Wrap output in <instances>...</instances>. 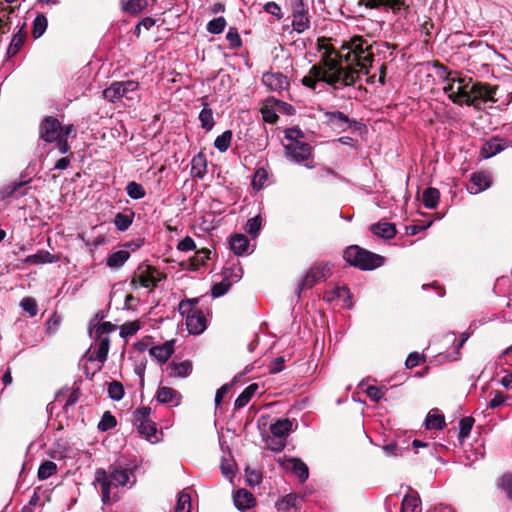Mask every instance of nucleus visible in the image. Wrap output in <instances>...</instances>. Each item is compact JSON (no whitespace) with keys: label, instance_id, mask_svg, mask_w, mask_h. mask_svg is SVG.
I'll use <instances>...</instances> for the list:
<instances>
[{"label":"nucleus","instance_id":"nucleus-17","mask_svg":"<svg viewBox=\"0 0 512 512\" xmlns=\"http://www.w3.org/2000/svg\"><path fill=\"white\" fill-rule=\"evenodd\" d=\"M181 399V394L171 387L160 386L157 389L156 400L160 404L172 405L174 407H177L178 405H180Z\"/></svg>","mask_w":512,"mask_h":512},{"label":"nucleus","instance_id":"nucleus-53","mask_svg":"<svg viewBox=\"0 0 512 512\" xmlns=\"http://www.w3.org/2000/svg\"><path fill=\"white\" fill-rule=\"evenodd\" d=\"M21 308L27 312L31 317H34L38 313V305L34 298L25 297L20 302Z\"/></svg>","mask_w":512,"mask_h":512},{"label":"nucleus","instance_id":"nucleus-34","mask_svg":"<svg viewBox=\"0 0 512 512\" xmlns=\"http://www.w3.org/2000/svg\"><path fill=\"white\" fill-rule=\"evenodd\" d=\"M273 97L266 99L263 102L262 107L260 108V112L262 113L263 120L267 123H275L278 119L279 112L275 109L272 104Z\"/></svg>","mask_w":512,"mask_h":512},{"label":"nucleus","instance_id":"nucleus-54","mask_svg":"<svg viewBox=\"0 0 512 512\" xmlns=\"http://www.w3.org/2000/svg\"><path fill=\"white\" fill-rule=\"evenodd\" d=\"M140 325L137 321L126 322L120 327L119 335L122 338L131 337L138 332Z\"/></svg>","mask_w":512,"mask_h":512},{"label":"nucleus","instance_id":"nucleus-39","mask_svg":"<svg viewBox=\"0 0 512 512\" xmlns=\"http://www.w3.org/2000/svg\"><path fill=\"white\" fill-rule=\"evenodd\" d=\"M138 432L143 435L149 442L154 443L156 441V424L154 422H143L137 426Z\"/></svg>","mask_w":512,"mask_h":512},{"label":"nucleus","instance_id":"nucleus-7","mask_svg":"<svg viewBox=\"0 0 512 512\" xmlns=\"http://www.w3.org/2000/svg\"><path fill=\"white\" fill-rule=\"evenodd\" d=\"M347 263L362 270H373L383 265L384 257L362 249L357 245L348 247L343 254Z\"/></svg>","mask_w":512,"mask_h":512},{"label":"nucleus","instance_id":"nucleus-4","mask_svg":"<svg viewBox=\"0 0 512 512\" xmlns=\"http://www.w3.org/2000/svg\"><path fill=\"white\" fill-rule=\"evenodd\" d=\"M301 83L312 91H316L321 83H326L333 89H340L355 84L352 76L332 74L319 65H313L308 75L302 78Z\"/></svg>","mask_w":512,"mask_h":512},{"label":"nucleus","instance_id":"nucleus-23","mask_svg":"<svg viewBox=\"0 0 512 512\" xmlns=\"http://www.w3.org/2000/svg\"><path fill=\"white\" fill-rule=\"evenodd\" d=\"M135 218V212L132 209H126L125 212L116 213L113 224L120 232H125L132 225Z\"/></svg>","mask_w":512,"mask_h":512},{"label":"nucleus","instance_id":"nucleus-55","mask_svg":"<svg viewBox=\"0 0 512 512\" xmlns=\"http://www.w3.org/2000/svg\"><path fill=\"white\" fill-rule=\"evenodd\" d=\"M230 287L231 283L223 278L221 282L216 283L212 286L211 295L213 298L222 297L229 291Z\"/></svg>","mask_w":512,"mask_h":512},{"label":"nucleus","instance_id":"nucleus-33","mask_svg":"<svg viewBox=\"0 0 512 512\" xmlns=\"http://www.w3.org/2000/svg\"><path fill=\"white\" fill-rule=\"evenodd\" d=\"M120 2L122 9L131 15L139 14L148 6L147 0H120Z\"/></svg>","mask_w":512,"mask_h":512},{"label":"nucleus","instance_id":"nucleus-61","mask_svg":"<svg viewBox=\"0 0 512 512\" xmlns=\"http://www.w3.org/2000/svg\"><path fill=\"white\" fill-rule=\"evenodd\" d=\"M263 9L266 13L271 14L277 20H280L283 17L281 7L276 2H267L264 4Z\"/></svg>","mask_w":512,"mask_h":512},{"label":"nucleus","instance_id":"nucleus-57","mask_svg":"<svg viewBox=\"0 0 512 512\" xmlns=\"http://www.w3.org/2000/svg\"><path fill=\"white\" fill-rule=\"evenodd\" d=\"M474 419L472 417H465L459 422V438L464 439L469 436Z\"/></svg>","mask_w":512,"mask_h":512},{"label":"nucleus","instance_id":"nucleus-58","mask_svg":"<svg viewBox=\"0 0 512 512\" xmlns=\"http://www.w3.org/2000/svg\"><path fill=\"white\" fill-rule=\"evenodd\" d=\"M263 440L265 441L267 447L273 451H281L285 447V440L272 437V435H263Z\"/></svg>","mask_w":512,"mask_h":512},{"label":"nucleus","instance_id":"nucleus-15","mask_svg":"<svg viewBox=\"0 0 512 512\" xmlns=\"http://www.w3.org/2000/svg\"><path fill=\"white\" fill-rule=\"evenodd\" d=\"M491 176L486 172L473 173L470 177L469 184L467 185V191L470 194L476 195L482 191H485L491 186Z\"/></svg>","mask_w":512,"mask_h":512},{"label":"nucleus","instance_id":"nucleus-11","mask_svg":"<svg viewBox=\"0 0 512 512\" xmlns=\"http://www.w3.org/2000/svg\"><path fill=\"white\" fill-rule=\"evenodd\" d=\"M262 83L269 90L282 92L290 86L289 79L281 72H267L262 75Z\"/></svg>","mask_w":512,"mask_h":512},{"label":"nucleus","instance_id":"nucleus-14","mask_svg":"<svg viewBox=\"0 0 512 512\" xmlns=\"http://www.w3.org/2000/svg\"><path fill=\"white\" fill-rule=\"evenodd\" d=\"M510 146L512 143L509 140L492 137L482 145L481 156L485 159L491 158Z\"/></svg>","mask_w":512,"mask_h":512},{"label":"nucleus","instance_id":"nucleus-19","mask_svg":"<svg viewBox=\"0 0 512 512\" xmlns=\"http://www.w3.org/2000/svg\"><path fill=\"white\" fill-rule=\"evenodd\" d=\"M130 285L136 289L138 286L143 288H154L157 282L154 277V271L151 270L150 266H146L145 271H141L136 277L131 279Z\"/></svg>","mask_w":512,"mask_h":512},{"label":"nucleus","instance_id":"nucleus-43","mask_svg":"<svg viewBox=\"0 0 512 512\" xmlns=\"http://www.w3.org/2000/svg\"><path fill=\"white\" fill-rule=\"evenodd\" d=\"M326 117L330 124L341 129H344L349 124L348 116L340 111L327 112Z\"/></svg>","mask_w":512,"mask_h":512},{"label":"nucleus","instance_id":"nucleus-21","mask_svg":"<svg viewBox=\"0 0 512 512\" xmlns=\"http://www.w3.org/2000/svg\"><path fill=\"white\" fill-rule=\"evenodd\" d=\"M166 370L170 377L186 378L192 372V363L189 360L179 363L172 361L168 364Z\"/></svg>","mask_w":512,"mask_h":512},{"label":"nucleus","instance_id":"nucleus-3","mask_svg":"<svg viewBox=\"0 0 512 512\" xmlns=\"http://www.w3.org/2000/svg\"><path fill=\"white\" fill-rule=\"evenodd\" d=\"M342 48L348 50L345 55H342L345 61L356 64L360 72L364 74L369 73V67L372 65L374 55L368 40L362 36H354Z\"/></svg>","mask_w":512,"mask_h":512},{"label":"nucleus","instance_id":"nucleus-42","mask_svg":"<svg viewBox=\"0 0 512 512\" xmlns=\"http://www.w3.org/2000/svg\"><path fill=\"white\" fill-rule=\"evenodd\" d=\"M125 190L127 195L133 200H140L146 196L144 187L136 181L128 182Z\"/></svg>","mask_w":512,"mask_h":512},{"label":"nucleus","instance_id":"nucleus-32","mask_svg":"<svg viewBox=\"0 0 512 512\" xmlns=\"http://www.w3.org/2000/svg\"><path fill=\"white\" fill-rule=\"evenodd\" d=\"M220 470L223 477L228 479L230 483H233V478L236 474V463L230 454L229 457H226L225 455L222 456Z\"/></svg>","mask_w":512,"mask_h":512},{"label":"nucleus","instance_id":"nucleus-50","mask_svg":"<svg viewBox=\"0 0 512 512\" xmlns=\"http://www.w3.org/2000/svg\"><path fill=\"white\" fill-rule=\"evenodd\" d=\"M226 26V20L224 17H217L210 20L207 23V31L211 34H220L223 32Z\"/></svg>","mask_w":512,"mask_h":512},{"label":"nucleus","instance_id":"nucleus-16","mask_svg":"<svg viewBox=\"0 0 512 512\" xmlns=\"http://www.w3.org/2000/svg\"><path fill=\"white\" fill-rule=\"evenodd\" d=\"M229 249L236 256L248 255L250 252V242L246 235L235 233L228 238Z\"/></svg>","mask_w":512,"mask_h":512},{"label":"nucleus","instance_id":"nucleus-12","mask_svg":"<svg viewBox=\"0 0 512 512\" xmlns=\"http://www.w3.org/2000/svg\"><path fill=\"white\" fill-rule=\"evenodd\" d=\"M280 465L291 471L300 482H305L309 477V470L307 465L299 458H284L279 460Z\"/></svg>","mask_w":512,"mask_h":512},{"label":"nucleus","instance_id":"nucleus-47","mask_svg":"<svg viewBox=\"0 0 512 512\" xmlns=\"http://www.w3.org/2000/svg\"><path fill=\"white\" fill-rule=\"evenodd\" d=\"M256 392V383L250 384L235 400V408H242L247 405Z\"/></svg>","mask_w":512,"mask_h":512},{"label":"nucleus","instance_id":"nucleus-51","mask_svg":"<svg viewBox=\"0 0 512 512\" xmlns=\"http://www.w3.org/2000/svg\"><path fill=\"white\" fill-rule=\"evenodd\" d=\"M199 303V298L184 299L179 302L178 311L180 314L191 313L192 311L200 310L196 307Z\"/></svg>","mask_w":512,"mask_h":512},{"label":"nucleus","instance_id":"nucleus-13","mask_svg":"<svg viewBox=\"0 0 512 512\" xmlns=\"http://www.w3.org/2000/svg\"><path fill=\"white\" fill-rule=\"evenodd\" d=\"M233 503L237 510L240 512H246L256 505V499L254 495L245 488H239L233 491L232 494Z\"/></svg>","mask_w":512,"mask_h":512},{"label":"nucleus","instance_id":"nucleus-9","mask_svg":"<svg viewBox=\"0 0 512 512\" xmlns=\"http://www.w3.org/2000/svg\"><path fill=\"white\" fill-rule=\"evenodd\" d=\"M61 136V123L53 116H46L39 124V137L46 143H54Z\"/></svg>","mask_w":512,"mask_h":512},{"label":"nucleus","instance_id":"nucleus-49","mask_svg":"<svg viewBox=\"0 0 512 512\" xmlns=\"http://www.w3.org/2000/svg\"><path fill=\"white\" fill-rule=\"evenodd\" d=\"M191 510V497L188 493L180 492L178 494L175 511L174 512H190Z\"/></svg>","mask_w":512,"mask_h":512},{"label":"nucleus","instance_id":"nucleus-1","mask_svg":"<svg viewBox=\"0 0 512 512\" xmlns=\"http://www.w3.org/2000/svg\"><path fill=\"white\" fill-rule=\"evenodd\" d=\"M444 92L449 99L459 105L482 109L487 102L496 103L499 86L483 82H472L471 78L461 77L458 72H448L444 78Z\"/></svg>","mask_w":512,"mask_h":512},{"label":"nucleus","instance_id":"nucleus-36","mask_svg":"<svg viewBox=\"0 0 512 512\" xmlns=\"http://www.w3.org/2000/svg\"><path fill=\"white\" fill-rule=\"evenodd\" d=\"M103 96L106 100L113 103L125 98L122 85H120L119 81L111 83V85L103 91Z\"/></svg>","mask_w":512,"mask_h":512},{"label":"nucleus","instance_id":"nucleus-40","mask_svg":"<svg viewBox=\"0 0 512 512\" xmlns=\"http://www.w3.org/2000/svg\"><path fill=\"white\" fill-rule=\"evenodd\" d=\"M232 137V131L225 130L214 140V147L221 153L226 152L231 146Z\"/></svg>","mask_w":512,"mask_h":512},{"label":"nucleus","instance_id":"nucleus-45","mask_svg":"<svg viewBox=\"0 0 512 512\" xmlns=\"http://www.w3.org/2000/svg\"><path fill=\"white\" fill-rule=\"evenodd\" d=\"M107 393L111 400L118 402L124 397V387L120 382L113 380L107 384Z\"/></svg>","mask_w":512,"mask_h":512},{"label":"nucleus","instance_id":"nucleus-30","mask_svg":"<svg viewBox=\"0 0 512 512\" xmlns=\"http://www.w3.org/2000/svg\"><path fill=\"white\" fill-rule=\"evenodd\" d=\"M371 231L383 238V239H392L396 235V229L395 226L392 223L388 222H379L376 224H373L371 226Z\"/></svg>","mask_w":512,"mask_h":512},{"label":"nucleus","instance_id":"nucleus-48","mask_svg":"<svg viewBox=\"0 0 512 512\" xmlns=\"http://www.w3.org/2000/svg\"><path fill=\"white\" fill-rule=\"evenodd\" d=\"M297 495L296 494H288L282 497L279 501L276 502V508L278 511H288L291 508H296L297 506Z\"/></svg>","mask_w":512,"mask_h":512},{"label":"nucleus","instance_id":"nucleus-52","mask_svg":"<svg viewBox=\"0 0 512 512\" xmlns=\"http://www.w3.org/2000/svg\"><path fill=\"white\" fill-rule=\"evenodd\" d=\"M119 83L122 85L124 97L126 99L133 100V93L138 89L139 83L135 80L119 81Z\"/></svg>","mask_w":512,"mask_h":512},{"label":"nucleus","instance_id":"nucleus-8","mask_svg":"<svg viewBox=\"0 0 512 512\" xmlns=\"http://www.w3.org/2000/svg\"><path fill=\"white\" fill-rule=\"evenodd\" d=\"M332 275V267L328 263H318L313 265L305 277L299 282L297 292L300 293L308 288H312L315 284L326 280Z\"/></svg>","mask_w":512,"mask_h":512},{"label":"nucleus","instance_id":"nucleus-2","mask_svg":"<svg viewBox=\"0 0 512 512\" xmlns=\"http://www.w3.org/2000/svg\"><path fill=\"white\" fill-rule=\"evenodd\" d=\"M128 468L124 469L121 465L111 467L107 473L104 469L98 468L95 472L94 485L101 489V501L104 505L112 501H118V498L111 497V488L125 486L129 482Z\"/></svg>","mask_w":512,"mask_h":512},{"label":"nucleus","instance_id":"nucleus-27","mask_svg":"<svg viewBox=\"0 0 512 512\" xmlns=\"http://www.w3.org/2000/svg\"><path fill=\"white\" fill-rule=\"evenodd\" d=\"M292 429V422L288 419L278 420L270 426L272 437L286 441L288 434Z\"/></svg>","mask_w":512,"mask_h":512},{"label":"nucleus","instance_id":"nucleus-38","mask_svg":"<svg viewBox=\"0 0 512 512\" xmlns=\"http://www.w3.org/2000/svg\"><path fill=\"white\" fill-rule=\"evenodd\" d=\"M439 198L440 193L438 189L433 187L425 189L422 195L423 204L428 209H434L439 202Z\"/></svg>","mask_w":512,"mask_h":512},{"label":"nucleus","instance_id":"nucleus-24","mask_svg":"<svg viewBox=\"0 0 512 512\" xmlns=\"http://www.w3.org/2000/svg\"><path fill=\"white\" fill-rule=\"evenodd\" d=\"M202 106L203 107L199 112L198 119L200 121L201 128L206 132H209L214 128L216 124L214 119V113L208 103L204 102Z\"/></svg>","mask_w":512,"mask_h":512},{"label":"nucleus","instance_id":"nucleus-29","mask_svg":"<svg viewBox=\"0 0 512 512\" xmlns=\"http://www.w3.org/2000/svg\"><path fill=\"white\" fill-rule=\"evenodd\" d=\"M26 39V32L24 31V25L13 35V38L7 48V57L11 58L15 56L20 48L24 45Z\"/></svg>","mask_w":512,"mask_h":512},{"label":"nucleus","instance_id":"nucleus-41","mask_svg":"<svg viewBox=\"0 0 512 512\" xmlns=\"http://www.w3.org/2000/svg\"><path fill=\"white\" fill-rule=\"evenodd\" d=\"M57 472V465L53 461L46 460L38 468L37 477L44 481Z\"/></svg>","mask_w":512,"mask_h":512},{"label":"nucleus","instance_id":"nucleus-56","mask_svg":"<svg viewBox=\"0 0 512 512\" xmlns=\"http://www.w3.org/2000/svg\"><path fill=\"white\" fill-rule=\"evenodd\" d=\"M381 7L391 10L394 14H398L406 7V4L405 0H381Z\"/></svg>","mask_w":512,"mask_h":512},{"label":"nucleus","instance_id":"nucleus-35","mask_svg":"<svg viewBox=\"0 0 512 512\" xmlns=\"http://www.w3.org/2000/svg\"><path fill=\"white\" fill-rule=\"evenodd\" d=\"M425 426L429 430L442 429L445 426L444 416L438 410H431L425 419Z\"/></svg>","mask_w":512,"mask_h":512},{"label":"nucleus","instance_id":"nucleus-22","mask_svg":"<svg viewBox=\"0 0 512 512\" xmlns=\"http://www.w3.org/2000/svg\"><path fill=\"white\" fill-rule=\"evenodd\" d=\"M191 176L193 178L203 179L207 173V158L200 152L191 160Z\"/></svg>","mask_w":512,"mask_h":512},{"label":"nucleus","instance_id":"nucleus-20","mask_svg":"<svg viewBox=\"0 0 512 512\" xmlns=\"http://www.w3.org/2000/svg\"><path fill=\"white\" fill-rule=\"evenodd\" d=\"M174 353V341H166L162 345L153 346L149 349V354L160 363H166Z\"/></svg>","mask_w":512,"mask_h":512},{"label":"nucleus","instance_id":"nucleus-62","mask_svg":"<svg viewBox=\"0 0 512 512\" xmlns=\"http://www.w3.org/2000/svg\"><path fill=\"white\" fill-rule=\"evenodd\" d=\"M177 249L181 252L193 251L196 249L195 241L190 236H186L178 242Z\"/></svg>","mask_w":512,"mask_h":512},{"label":"nucleus","instance_id":"nucleus-46","mask_svg":"<svg viewBox=\"0 0 512 512\" xmlns=\"http://www.w3.org/2000/svg\"><path fill=\"white\" fill-rule=\"evenodd\" d=\"M117 425V420L115 416L110 412L106 411L103 413L101 420L99 421L97 428L99 431L106 432L113 428H115Z\"/></svg>","mask_w":512,"mask_h":512},{"label":"nucleus","instance_id":"nucleus-59","mask_svg":"<svg viewBox=\"0 0 512 512\" xmlns=\"http://www.w3.org/2000/svg\"><path fill=\"white\" fill-rule=\"evenodd\" d=\"M226 39L229 42V48L235 49L241 46L240 35L236 28L230 27L227 34Z\"/></svg>","mask_w":512,"mask_h":512},{"label":"nucleus","instance_id":"nucleus-63","mask_svg":"<svg viewBox=\"0 0 512 512\" xmlns=\"http://www.w3.org/2000/svg\"><path fill=\"white\" fill-rule=\"evenodd\" d=\"M292 15L308 14L309 8L303 0H292L291 1Z\"/></svg>","mask_w":512,"mask_h":512},{"label":"nucleus","instance_id":"nucleus-25","mask_svg":"<svg viewBox=\"0 0 512 512\" xmlns=\"http://www.w3.org/2000/svg\"><path fill=\"white\" fill-rule=\"evenodd\" d=\"M130 258V252L127 250H118L108 255L106 259V265L111 270H118L124 266V264Z\"/></svg>","mask_w":512,"mask_h":512},{"label":"nucleus","instance_id":"nucleus-60","mask_svg":"<svg viewBox=\"0 0 512 512\" xmlns=\"http://www.w3.org/2000/svg\"><path fill=\"white\" fill-rule=\"evenodd\" d=\"M272 104L279 114L293 115L295 113L294 107L284 101L273 98Z\"/></svg>","mask_w":512,"mask_h":512},{"label":"nucleus","instance_id":"nucleus-28","mask_svg":"<svg viewBox=\"0 0 512 512\" xmlns=\"http://www.w3.org/2000/svg\"><path fill=\"white\" fill-rule=\"evenodd\" d=\"M421 499L417 492L411 491L402 500L401 512H421Z\"/></svg>","mask_w":512,"mask_h":512},{"label":"nucleus","instance_id":"nucleus-5","mask_svg":"<svg viewBox=\"0 0 512 512\" xmlns=\"http://www.w3.org/2000/svg\"><path fill=\"white\" fill-rule=\"evenodd\" d=\"M318 51L321 54V60L318 64L332 74L339 76L349 75L353 77L354 83L359 78V72L352 67H343L341 65L342 55L326 39H318Z\"/></svg>","mask_w":512,"mask_h":512},{"label":"nucleus","instance_id":"nucleus-10","mask_svg":"<svg viewBox=\"0 0 512 512\" xmlns=\"http://www.w3.org/2000/svg\"><path fill=\"white\" fill-rule=\"evenodd\" d=\"M180 315L186 319V327L189 334L200 335L206 330L207 320L202 310L183 313Z\"/></svg>","mask_w":512,"mask_h":512},{"label":"nucleus","instance_id":"nucleus-44","mask_svg":"<svg viewBox=\"0 0 512 512\" xmlns=\"http://www.w3.org/2000/svg\"><path fill=\"white\" fill-rule=\"evenodd\" d=\"M32 35L34 39L40 38L47 29L48 22L44 14H38L32 25Z\"/></svg>","mask_w":512,"mask_h":512},{"label":"nucleus","instance_id":"nucleus-31","mask_svg":"<svg viewBox=\"0 0 512 512\" xmlns=\"http://www.w3.org/2000/svg\"><path fill=\"white\" fill-rule=\"evenodd\" d=\"M222 274L223 278L232 284L233 282H237L242 278L243 270L239 266V263L235 264L227 262L223 267Z\"/></svg>","mask_w":512,"mask_h":512},{"label":"nucleus","instance_id":"nucleus-64","mask_svg":"<svg viewBox=\"0 0 512 512\" xmlns=\"http://www.w3.org/2000/svg\"><path fill=\"white\" fill-rule=\"evenodd\" d=\"M500 486L506 492L507 496L512 499V474L503 475Z\"/></svg>","mask_w":512,"mask_h":512},{"label":"nucleus","instance_id":"nucleus-26","mask_svg":"<svg viewBox=\"0 0 512 512\" xmlns=\"http://www.w3.org/2000/svg\"><path fill=\"white\" fill-rule=\"evenodd\" d=\"M24 261L26 264L55 263L58 257L47 250H38L35 254L28 255Z\"/></svg>","mask_w":512,"mask_h":512},{"label":"nucleus","instance_id":"nucleus-37","mask_svg":"<svg viewBox=\"0 0 512 512\" xmlns=\"http://www.w3.org/2000/svg\"><path fill=\"white\" fill-rule=\"evenodd\" d=\"M292 28L301 34L310 28L311 22L308 14L292 15Z\"/></svg>","mask_w":512,"mask_h":512},{"label":"nucleus","instance_id":"nucleus-6","mask_svg":"<svg viewBox=\"0 0 512 512\" xmlns=\"http://www.w3.org/2000/svg\"><path fill=\"white\" fill-rule=\"evenodd\" d=\"M304 133L297 127L284 131V148L286 154L296 163L308 160L312 156V148L304 140Z\"/></svg>","mask_w":512,"mask_h":512},{"label":"nucleus","instance_id":"nucleus-18","mask_svg":"<svg viewBox=\"0 0 512 512\" xmlns=\"http://www.w3.org/2000/svg\"><path fill=\"white\" fill-rule=\"evenodd\" d=\"M324 299L328 302H332L334 300H339L342 302L343 306L346 308H351V293L348 287L346 286H337L333 288L331 291H327L324 294Z\"/></svg>","mask_w":512,"mask_h":512}]
</instances>
